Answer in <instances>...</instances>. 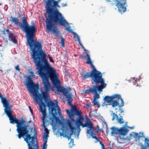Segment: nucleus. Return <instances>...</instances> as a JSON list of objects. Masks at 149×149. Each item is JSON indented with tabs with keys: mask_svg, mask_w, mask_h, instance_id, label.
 Here are the masks:
<instances>
[{
	"mask_svg": "<svg viewBox=\"0 0 149 149\" xmlns=\"http://www.w3.org/2000/svg\"><path fill=\"white\" fill-rule=\"evenodd\" d=\"M46 56V54L43 51L31 55L33 62L36 67V69L38 70V74L42 79L45 91L42 92V94L39 93L38 84L34 83L30 76L27 77V81L25 85L26 86L29 92L33 95V99L36 103H38V101L40 102V109H41V108L42 109H46V105L43 102L44 99L49 111L51 113L52 118L57 121L59 120V119L56 116L57 114V109L59 114L61 113V110L58 104L55 103L49 98L48 92L51 87L48 78H49L54 86L53 81L56 82V81H58V76L56 71L50 66Z\"/></svg>",
	"mask_w": 149,
	"mask_h": 149,
	"instance_id": "obj_1",
	"label": "nucleus"
},
{
	"mask_svg": "<svg viewBox=\"0 0 149 149\" xmlns=\"http://www.w3.org/2000/svg\"><path fill=\"white\" fill-rule=\"evenodd\" d=\"M61 0H47L45 1L46 13L45 16L46 19V28L48 31L52 32L56 36H58V31L53 23L64 27L69 25L63 15L58 9L60 8L58 3Z\"/></svg>",
	"mask_w": 149,
	"mask_h": 149,
	"instance_id": "obj_2",
	"label": "nucleus"
},
{
	"mask_svg": "<svg viewBox=\"0 0 149 149\" xmlns=\"http://www.w3.org/2000/svg\"><path fill=\"white\" fill-rule=\"evenodd\" d=\"M22 24L19 22V26L23 29L25 32L27 44L29 47L31 55L43 52L41 42L34 40V38L37 30L35 25L33 24L29 26L25 17H22Z\"/></svg>",
	"mask_w": 149,
	"mask_h": 149,
	"instance_id": "obj_3",
	"label": "nucleus"
},
{
	"mask_svg": "<svg viewBox=\"0 0 149 149\" xmlns=\"http://www.w3.org/2000/svg\"><path fill=\"white\" fill-rule=\"evenodd\" d=\"M6 113L9 118L10 123L14 124L15 123L17 124V131L18 134L16 136L19 139L22 137L24 138L25 141V139L27 138V137L29 136L30 138L32 137L29 134V126L28 125L26 124V122L25 120L23 119L21 120H18L16 117H14L12 116L11 110L6 112Z\"/></svg>",
	"mask_w": 149,
	"mask_h": 149,
	"instance_id": "obj_4",
	"label": "nucleus"
},
{
	"mask_svg": "<svg viewBox=\"0 0 149 149\" xmlns=\"http://www.w3.org/2000/svg\"><path fill=\"white\" fill-rule=\"evenodd\" d=\"M119 100H120L121 103L119 105V107L121 108L124 106V102L120 95L115 94L110 96H106L103 99L104 102H107L108 105H111L113 108L119 105Z\"/></svg>",
	"mask_w": 149,
	"mask_h": 149,
	"instance_id": "obj_5",
	"label": "nucleus"
},
{
	"mask_svg": "<svg viewBox=\"0 0 149 149\" xmlns=\"http://www.w3.org/2000/svg\"><path fill=\"white\" fill-rule=\"evenodd\" d=\"M83 77L86 79L91 77L94 84L97 85L98 82H100L104 80L102 77V75L100 71H97L95 68H93L91 71L90 74L85 72L81 74Z\"/></svg>",
	"mask_w": 149,
	"mask_h": 149,
	"instance_id": "obj_6",
	"label": "nucleus"
},
{
	"mask_svg": "<svg viewBox=\"0 0 149 149\" xmlns=\"http://www.w3.org/2000/svg\"><path fill=\"white\" fill-rule=\"evenodd\" d=\"M99 83L101 84V85L98 86L96 85L93 86L92 88L89 87L88 89L86 90L85 91L84 93L88 94L89 93H94V99L97 100L99 98V95L97 93V91L101 92L102 89L105 88L107 85V84L104 82V80L98 83V84Z\"/></svg>",
	"mask_w": 149,
	"mask_h": 149,
	"instance_id": "obj_7",
	"label": "nucleus"
},
{
	"mask_svg": "<svg viewBox=\"0 0 149 149\" xmlns=\"http://www.w3.org/2000/svg\"><path fill=\"white\" fill-rule=\"evenodd\" d=\"M107 2H109L112 6L115 5L118 8L119 12L122 13L126 10L127 6L126 0H106Z\"/></svg>",
	"mask_w": 149,
	"mask_h": 149,
	"instance_id": "obj_8",
	"label": "nucleus"
},
{
	"mask_svg": "<svg viewBox=\"0 0 149 149\" xmlns=\"http://www.w3.org/2000/svg\"><path fill=\"white\" fill-rule=\"evenodd\" d=\"M85 120V124L76 122L75 125L77 126V129L80 128V126H81L83 128L87 127V128H89V129L87 130V133L88 134H89L90 131L93 128V125L91 122L88 119L86 118Z\"/></svg>",
	"mask_w": 149,
	"mask_h": 149,
	"instance_id": "obj_9",
	"label": "nucleus"
},
{
	"mask_svg": "<svg viewBox=\"0 0 149 149\" xmlns=\"http://www.w3.org/2000/svg\"><path fill=\"white\" fill-rule=\"evenodd\" d=\"M25 141L27 144L29 149H39L38 146L36 143V139L34 136L30 138L29 136L26 138Z\"/></svg>",
	"mask_w": 149,
	"mask_h": 149,
	"instance_id": "obj_10",
	"label": "nucleus"
},
{
	"mask_svg": "<svg viewBox=\"0 0 149 149\" xmlns=\"http://www.w3.org/2000/svg\"><path fill=\"white\" fill-rule=\"evenodd\" d=\"M71 121L68 120L67 124L69 127L71 132L70 136H68V138L69 139L71 137V136L73 134H75L76 133V128L74 126V124L73 122H76V121L74 119V117L70 118Z\"/></svg>",
	"mask_w": 149,
	"mask_h": 149,
	"instance_id": "obj_11",
	"label": "nucleus"
},
{
	"mask_svg": "<svg viewBox=\"0 0 149 149\" xmlns=\"http://www.w3.org/2000/svg\"><path fill=\"white\" fill-rule=\"evenodd\" d=\"M40 111L42 113V120L43 122V125L45 128V131L46 133V134H45L44 136H48L49 132L48 129L46 128V124L48 122V121L46 120L45 119L46 116V109H42V108H41V109H40Z\"/></svg>",
	"mask_w": 149,
	"mask_h": 149,
	"instance_id": "obj_12",
	"label": "nucleus"
},
{
	"mask_svg": "<svg viewBox=\"0 0 149 149\" xmlns=\"http://www.w3.org/2000/svg\"><path fill=\"white\" fill-rule=\"evenodd\" d=\"M54 86L59 91L62 92L63 95L64 96H65L68 94V91L65 88L62 87L60 86L61 82L58 79V80L57 81H56V82L53 81Z\"/></svg>",
	"mask_w": 149,
	"mask_h": 149,
	"instance_id": "obj_13",
	"label": "nucleus"
},
{
	"mask_svg": "<svg viewBox=\"0 0 149 149\" xmlns=\"http://www.w3.org/2000/svg\"><path fill=\"white\" fill-rule=\"evenodd\" d=\"M1 99L3 107H5V112L10 111L11 109L9 107V101L6 98L3 97L1 98Z\"/></svg>",
	"mask_w": 149,
	"mask_h": 149,
	"instance_id": "obj_14",
	"label": "nucleus"
},
{
	"mask_svg": "<svg viewBox=\"0 0 149 149\" xmlns=\"http://www.w3.org/2000/svg\"><path fill=\"white\" fill-rule=\"evenodd\" d=\"M112 115L113 116L112 118V120H114L116 118L117 122L119 124H121L124 123L123 117L122 116H120V117L118 118V115L114 113H113Z\"/></svg>",
	"mask_w": 149,
	"mask_h": 149,
	"instance_id": "obj_15",
	"label": "nucleus"
},
{
	"mask_svg": "<svg viewBox=\"0 0 149 149\" xmlns=\"http://www.w3.org/2000/svg\"><path fill=\"white\" fill-rule=\"evenodd\" d=\"M72 96V94L71 93H68V95L65 96L67 99L68 104L71 107L73 106L72 104V101L73 100Z\"/></svg>",
	"mask_w": 149,
	"mask_h": 149,
	"instance_id": "obj_16",
	"label": "nucleus"
},
{
	"mask_svg": "<svg viewBox=\"0 0 149 149\" xmlns=\"http://www.w3.org/2000/svg\"><path fill=\"white\" fill-rule=\"evenodd\" d=\"M119 134L121 135H125L128 132V130L124 127L119 128Z\"/></svg>",
	"mask_w": 149,
	"mask_h": 149,
	"instance_id": "obj_17",
	"label": "nucleus"
},
{
	"mask_svg": "<svg viewBox=\"0 0 149 149\" xmlns=\"http://www.w3.org/2000/svg\"><path fill=\"white\" fill-rule=\"evenodd\" d=\"M111 136H113L115 134H119V128L114 127H113L111 128Z\"/></svg>",
	"mask_w": 149,
	"mask_h": 149,
	"instance_id": "obj_18",
	"label": "nucleus"
},
{
	"mask_svg": "<svg viewBox=\"0 0 149 149\" xmlns=\"http://www.w3.org/2000/svg\"><path fill=\"white\" fill-rule=\"evenodd\" d=\"M86 59L87 61L86 62V63L89 64L93 68H95L94 65L93 64L92 62L90 59L89 55L87 53L86 54Z\"/></svg>",
	"mask_w": 149,
	"mask_h": 149,
	"instance_id": "obj_19",
	"label": "nucleus"
},
{
	"mask_svg": "<svg viewBox=\"0 0 149 149\" xmlns=\"http://www.w3.org/2000/svg\"><path fill=\"white\" fill-rule=\"evenodd\" d=\"M72 111L74 115L77 116H80V115L82 114V113L81 111L79 110L78 109L75 107H73Z\"/></svg>",
	"mask_w": 149,
	"mask_h": 149,
	"instance_id": "obj_20",
	"label": "nucleus"
},
{
	"mask_svg": "<svg viewBox=\"0 0 149 149\" xmlns=\"http://www.w3.org/2000/svg\"><path fill=\"white\" fill-rule=\"evenodd\" d=\"M90 134L92 138L96 140H97V141H100V140L99 139L97 138L96 136H95V134L94 133V129L93 126V128L90 131Z\"/></svg>",
	"mask_w": 149,
	"mask_h": 149,
	"instance_id": "obj_21",
	"label": "nucleus"
},
{
	"mask_svg": "<svg viewBox=\"0 0 149 149\" xmlns=\"http://www.w3.org/2000/svg\"><path fill=\"white\" fill-rule=\"evenodd\" d=\"M10 19V20L12 22L19 26V20L17 18L13 17H11Z\"/></svg>",
	"mask_w": 149,
	"mask_h": 149,
	"instance_id": "obj_22",
	"label": "nucleus"
},
{
	"mask_svg": "<svg viewBox=\"0 0 149 149\" xmlns=\"http://www.w3.org/2000/svg\"><path fill=\"white\" fill-rule=\"evenodd\" d=\"M9 40L12 41L15 43H16L17 42V40L15 39V36L12 33L9 34Z\"/></svg>",
	"mask_w": 149,
	"mask_h": 149,
	"instance_id": "obj_23",
	"label": "nucleus"
},
{
	"mask_svg": "<svg viewBox=\"0 0 149 149\" xmlns=\"http://www.w3.org/2000/svg\"><path fill=\"white\" fill-rule=\"evenodd\" d=\"M73 34L77 38V40L78 41L79 43L80 44V45L84 49V50L85 51H86V50L85 49L83 45L81 43L79 36H78V35L75 32H73Z\"/></svg>",
	"mask_w": 149,
	"mask_h": 149,
	"instance_id": "obj_24",
	"label": "nucleus"
},
{
	"mask_svg": "<svg viewBox=\"0 0 149 149\" xmlns=\"http://www.w3.org/2000/svg\"><path fill=\"white\" fill-rule=\"evenodd\" d=\"M79 118H77L76 119V122L78 123H83V120H84L86 121L85 119L82 116V114L80 115V116H78Z\"/></svg>",
	"mask_w": 149,
	"mask_h": 149,
	"instance_id": "obj_25",
	"label": "nucleus"
},
{
	"mask_svg": "<svg viewBox=\"0 0 149 149\" xmlns=\"http://www.w3.org/2000/svg\"><path fill=\"white\" fill-rule=\"evenodd\" d=\"M61 45L63 47H65V39L63 38L62 37H61Z\"/></svg>",
	"mask_w": 149,
	"mask_h": 149,
	"instance_id": "obj_26",
	"label": "nucleus"
},
{
	"mask_svg": "<svg viewBox=\"0 0 149 149\" xmlns=\"http://www.w3.org/2000/svg\"><path fill=\"white\" fill-rule=\"evenodd\" d=\"M67 112L68 116L70 118L74 117L73 114L70 112L69 110L67 109Z\"/></svg>",
	"mask_w": 149,
	"mask_h": 149,
	"instance_id": "obj_27",
	"label": "nucleus"
},
{
	"mask_svg": "<svg viewBox=\"0 0 149 149\" xmlns=\"http://www.w3.org/2000/svg\"><path fill=\"white\" fill-rule=\"evenodd\" d=\"M48 136H43V139L44 140V143L43 144H47V137Z\"/></svg>",
	"mask_w": 149,
	"mask_h": 149,
	"instance_id": "obj_28",
	"label": "nucleus"
},
{
	"mask_svg": "<svg viewBox=\"0 0 149 149\" xmlns=\"http://www.w3.org/2000/svg\"><path fill=\"white\" fill-rule=\"evenodd\" d=\"M66 30L68 31V32H69L71 33H72L73 31L71 29V28L70 26H69L67 28H66Z\"/></svg>",
	"mask_w": 149,
	"mask_h": 149,
	"instance_id": "obj_29",
	"label": "nucleus"
},
{
	"mask_svg": "<svg viewBox=\"0 0 149 149\" xmlns=\"http://www.w3.org/2000/svg\"><path fill=\"white\" fill-rule=\"evenodd\" d=\"M92 103H93L94 105H98V102L96 100H95L94 99L93 101L92 102Z\"/></svg>",
	"mask_w": 149,
	"mask_h": 149,
	"instance_id": "obj_30",
	"label": "nucleus"
},
{
	"mask_svg": "<svg viewBox=\"0 0 149 149\" xmlns=\"http://www.w3.org/2000/svg\"><path fill=\"white\" fill-rule=\"evenodd\" d=\"M15 68L16 70L18 71L19 72L20 71V69L19 68V65H17L16 66H15Z\"/></svg>",
	"mask_w": 149,
	"mask_h": 149,
	"instance_id": "obj_31",
	"label": "nucleus"
},
{
	"mask_svg": "<svg viewBox=\"0 0 149 149\" xmlns=\"http://www.w3.org/2000/svg\"><path fill=\"white\" fill-rule=\"evenodd\" d=\"M47 145V144H43V148L42 149H46Z\"/></svg>",
	"mask_w": 149,
	"mask_h": 149,
	"instance_id": "obj_32",
	"label": "nucleus"
},
{
	"mask_svg": "<svg viewBox=\"0 0 149 149\" xmlns=\"http://www.w3.org/2000/svg\"><path fill=\"white\" fill-rule=\"evenodd\" d=\"M49 58L50 62H52V63L54 62V61L53 60L52 57H51V56H49Z\"/></svg>",
	"mask_w": 149,
	"mask_h": 149,
	"instance_id": "obj_33",
	"label": "nucleus"
},
{
	"mask_svg": "<svg viewBox=\"0 0 149 149\" xmlns=\"http://www.w3.org/2000/svg\"><path fill=\"white\" fill-rule=\"evenodd\" d=\"M61 5H62V6L63 7H64L65 6H66L67 4L66 3H61Z\"/></svg>",
	"mask_w": 149,
	"mask_h": 149,
	"instance_id": "obj_34",
	"label": "nucleus"
},
{
	"mask_svg": "<svg viewBox=\"0 0 149 149\" xmlns=\"http://www.w3.org/2000/svg\"><path fill=\"white\" fill-rule=\"evenodd\" d=\"M145 141L146 142H147V143L149 142V139L146 138H145Z\"/></svg>",
	"mask_w": 149,
	"mask_h": 149,
	"instance_id": "obj_35",
	"label": "nucleus"
},
{
	"mask_svg": "<svg viewBox=\"0 0 149 149\" xmlns=\"http://www.w3.org/2000/svg\"><path fill=\"white\" fill-rule=\"evenodd\" d=\"M81 58H83V59H84V58H86V56H85L84 55H81Z\"/></svg>",
	"mask_w": 149,
	"mask_h": 149,
	"instance_id": "obj_36",
	"label": "nucleus"
},
{
	"mask_svg": "<svg viewBox=\"0 0 149 149\" xmlns=\"http://www.w3.org/2000/svg\"><path fill=\"white\" fill-rule=\"evenodd\" d=\"M101 146H102V149H106V148H104V146L103 144H102V145H101Z\"/></svg>",
	"mask_w": 149,
	"mask_h": 149,
	"instance_id": "obj_37",
	"label": "nucleus"
},
{
	"mask_svg": "<svg viewBox=\"0 0 149 149\" xmlns=\"http://www.w3.org/2000/svg\"><path fill=\"white\" fill-rule=\"evenodd\" d=\"M120 113H123V109H120Z\"/></svg>",
	"mask_w": 149,
	"mask_h": 149,
	"instance_id": "obj_38",
	"label": "nucleus"
},
{
	"mask_svg": "<svg viewBox=\"0 0 149 149\" xmlns=\"http://www.w3.org/2000/svg\"><path fill=\"white\" fill-rule=\"evenodd\" d=\"M135 136L136 137H137L138 138L139 137V134L137 133H136L135 134Z\"/></svg>",
	"mask_w": 149,
	"mask_h": 149,
	"instance_id": "obj_39",
	"label": "nucleus"
},
{
	"mask_svg": "<svg viewBox=\"0 0 149 149\" xmlns=\"http://www.w3.org/2000/svg\"><path fill=\"white\" fill-rule=\"evenodd\" d=\"M146 146H145L144 147H143L141 148V149H146Z\"/></svg>",
	"mask_w": 149,
	"mask_h": 149,
	"instance_id": "obj_40",
	"label": "nucleus"
},
{
	"mask_svg": "<svg viewBox=\"0 0 149 149\" xmlns=\"http://www.w3.org/2000/svg\"><path fill=\"white\" fill-rule=\"evenodd\" d=\"M29 109H30V111H31V113H32V109L30 107H29Z\"/></svg>",
	"mask_w": 149,
	"mask_h": 149,
	"instance_id": "obj_41",
	"label": "nucleus"
},
{
	"mask_svg": "<svg viewBox=\"0 0 149 149\" xmlns=\"http://www.w3.org/2000/svg\"><path fill=\"white\" fill-rule=\"evenodd\" d=\"M18 14H19V17H21V12H20V13H18Z\"/></svg>",
	"mask_w": 149,
	"mask_h": 149,
	"instance_id": "obj_42",
	"label": "nucleus"
},
{
	"mask_svg": "<svg viewBox=\"0 0 149 149\" xmlns=\"http://www.w3.org/2000/svg\"><path fill=\"white\" fill-rule=\"evenodd\" d=\"M127 127L129 128H130V129H132L133 128V127H130L129 126H127Z\"/></svg>",
	"mask_w": 149,
	"mask_h": 149,
	"instance_id": "obj_43",
	"label": "nucleus"
},
{
	"mask_svg": "<svg viewBox=\"0 0 149 149\" xmlns=\"http://www.w3.org/2000/svg\"><path fill=\"white\" fill-rule=\"evenodd\" d=\"M78 132L79 133L81 131V129L80 128H79V129H78Z\"/></svg>",
	"mask_w": 149,
	"mask_h": 149,
	"instance_id": "obj_44",
	"label": "nucleus"
},
{
	"mask_svg": "<svg viewBox=\"0 0 149 149\" xmlns=\"http://www.w3.org/2000/svg\"><path fill=\"white\" fill-rule=\"evenodd\" d=\"M99 142L100 144L101 145V146L102 145V144H103L102 143V142L100 141H99Z\"/></svg>",
	"mask_w": 149,
	"mask_h": 149,
	"instance_id": "obj_45",
	"label": "nucleus"
},
{
	"mask_svg": "<svg viewBox=\"0 0 149 149\" xmlns=\"http://www.w3.org/2000/svg\"><path fill=\"white\" fill-rule=\"evenodd\" d=\"M108 133H109V130H108L106 131L107 134Z\"/></svg>",
	"mask_w": 149,
	"mask_h": 149,
	"instance_id": "obj_46",
	"label": "nucleus"
},
{
	"mask_svg": "<svg viewBox=\"0 0 149 149\" xmlns=\"http://www.w3.org/2000/svg\"><path fill=\"white\" fill-rule=\"evenodd\" d=\"M86 106L88 107H89V104H86Z\"/></svg>",
	"mask_w": 149,
	"mask_h": 149,
	"instance_id": "obj_47",
	"label": "nucleus"
},
{
	"mask_svg": "<svg viewBox=\"0 0 149 149\" xmlns=\"http://www.w3.org/2000/svg\"><path fill=\"white\" fill-rule=\"evenodd\" d=\"M147 146L148 147H149V142L147 143Z\"/></svg>",
	"mask_w": 149,
	"mask_h": 149,
	"instance_id": "obj_48",
	"label": "nucleus"
},
{
	"mask_svg": "<svg viewBox=\"0 0 149 149\" xmlns=\"http://www.w3.org/2000/svg\"><path fill=\"white\" fill-rule=\"evenodd\" d=\"M6 32H8L9 31V29H8L7 30H6Z\"/></svg>",
	"mask_w": 149,
	"mask_h": 149,
	"instance_id": "obj_49",
	"label": "nucleus"
},
{
	"mask_svg": "<svg viewBox=\"0 0 149 149\" xmlns=\"http://www.w3.org/2000/svg\"><path fill=\"white\" fill-rule=\"evenodd\" d=\"M3 96H2L1 93H0V97H1V98Z\"/></svg>",
	"mask_w": 149,
	"mask_h": 149,
	"instance_id": "obj_50",
	"label": "nucleus"
},
{
	"mask_svg": "<svg viewBox=\"0 0 149 149\" xmlns=\"http://www.w3.org/2000/svg\"><path fill=\"white\" fill-rule=\"evenodd\" d=\"M67 75H69V77L70 76L69 73V72H67Z\"/></svg>",
	"mask_w": 149,
	"mask_h": 149,
	"instance_id": "obj_51",
	"label": "nucleus"
},
{
	"mask_svg": "<svg viewBox=\"0 0 149 149\" xmlns=\"http://www.w3.org/2000/svg\"><path fill=\"white\" fill-rule=\"evenodd\" d=\"M31 74H33V72H31Z\"/></svg>",
	"mask_w": 149,
	"mask_h": 149,
	"instance_id": "obj_52",
	"label": "nucleus"
},
{
	"mask_svg": "<svg viewBox=\"0 0 149 149\" xmlns=\"http://www.w3.org/2000/svg\"><path fill=\"white\" fill-rule=\"evenodd\" d=\"M74 56H76V55H74Z\"/></svg>",
	"mask_w": 149,
	"mask_h": 149,
	"instance_id": "obj_53",
	"label": "nucleus"
}]
</instances>
